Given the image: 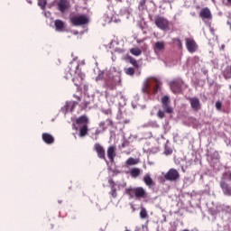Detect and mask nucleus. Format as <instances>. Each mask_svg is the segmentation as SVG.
<instances>
[{
    "label": "nucleus",
    "instance_id": "obj_1",
    "mask_svg": "<svg viewBox=\"0 0 231 231\" xmlns=\"http://www.w3.org/2000/svg\"><path fill=\"white\" fill-rule=\"evenodd\" d=\"M76 125H78V127ZM76 125L72 124V129H74V131H79V138H84L85 136H88L89 133V118L87 117V116H80L79 118L76 119Z\"/></svg>",
    "mask_w": 231,
    "mask_h": 231
},
{
    "label": "nucleus",
    "instance_id": "obj_2",
    "mask_svg": "<svg viewBox=\"0 0 231 231\" xmlns=\"http://www.w3.org/2000/svg\"><path fill=\"white\" fill-rule=\"evenodd\" d=\"M125 194L131 199L135 198L136 199H146V198L149 197L145 189L142 187L127 188L125 189Z\"/></svg>",
    "mask_w": 231,
    "mask_h": 231
},
{
    "label": "nucleus",
    "instance_id": "obj_3",
    "mask_svg": "<svg viewBox=\"0 0 231 231\" xmlns=\"http://www.w3.org/2000/svg\"><path fill=\"white\" fill-rule=\"evenodd\" d=\"M155 26L162 32H169V30H171V23L169 20L160 15L155 16Z\"/></svg>",
    "mask_w": 231,
    "mask_h": 231
},
{
    "label": "nucleus",
    "instance_id": "obj_4",
    "mask_svg": "<svg viewBox=\"0 0 231 231\" xmlns=\"http://www.w3.org/2000/svg\"><path fill=\"white\" fill-rule=\"evenodd\" d=\"M70 23L73 26H84L89 23V18L86 14H80L70 18Z\"/></svg>",
    "mask_w": 231,
    "mask_h": 231
},
{
    "label": "nucleus",
    "instance_id": "obj_5",
    "mask_svg": "<svg viewBox=\"0 0 231 231\" xmlns=\"http://www.w3.org/2000/svg\"><path fill=\"white\" fill-rule=\"evenodd\" d=\"M181 86H183V79L181 78L174 79L170 82V88L175 95L181 93Z\"/></svg>",
    "mask_w": 231,
    "mask_h": 231
},
{
    "label": "nucleus",
    "instance_id": "obj_6",
    "mask_svg": "<svg viewBox=\"0 0 231 231\" xmlns=\"http://www.w3.org/2000/svg\"><path fill=\"white\" fill-rule=\"evenodd\" d=\"M164 180H166V181H178V180H180V171L174 168L170 169L164 174Z\"/></svg>",
    "mask_w": 231,
    "mask_h": 231
},
{
    "label": "nucleus",
    "instance_id": "obj_7",
    "mask_svg": "<svg viewBox=\"0 0 231 231\" xmlns=\"http://www.w3.org/2000/svg\"><path fill=\"white\" fill-rule=\"evenodd\" d=\"M161 102L165 113L168 115L174 113V109L171 106V99L169 98V96H163L161 99Z\"/></svg>",
    "mask_w": 231,
    "mask_h": 231
},
{
    "label": "nucleus",
    "instance_id": "obj_8",
    "mask_svg": "<svg viewBox=\"0 0 231 231\" xmlns=\"http://www.w3.org/2000/svg\"><path fill=\"white\" fill-rule=\"evenodd\" d=\"M186 48L189 53H196L198 51V43L192 38H186Z\"/></svg>",
    "mask_w": 231,
    "mask_h": 231
},
{
    "label": "nucleus",
    "instance_id": "obj_9",
    "mask_svg": "<svg viewBox=\"0 0 231 231\" xmlns=\"http://www.w3.org/2000/svg\"><path fill=\"white\" fill-rule=\"evenodd\" d=\"M219 185L225 196H231V186L224 178L221 179Z\"/></svg>",
    "mask_w": 231,
    "mask_h": 231
},
{
    "label": "nucleus",
    "instance_id": "obj_10",
    "mask_svg": "<svg viewBox=\"0 0 231 231\" xmlns=\"http://www.w3.org/2000/svg\"><path fill=\"white\" fill-rule=\"evenodd\" d=\"M94 151H96L97 157L100 158V160H105L106 162V150L102 144L96 143L94 144Z\"/></svg>",
    "mask_w": 231,
    "mask_h": 231
},
{
    "label": "nucleus",
    "instance_id": "obj_11",
    "mask_svg": "<svg viewBox=\"0 0 231 231\" xmlns=\"http://www.w3.org/2000/svg\"><path fill=\"white\" fill-rule=\"evenodd\" d=\"M187 100L189 102L191 106V109L193 111H199L201 109V102L199 101V98L198 97H188Z\"/></svg>",
    "mask_w": 231,
    "mask_h": 231
},
{
    "label": "nucleus",
    "instance_id": "obj_12",
    "mask_svg": "<svg viewBox=\"0 0 231 231\" xmlns=\"http://www.w3.org/2000/svg\"><path fill=\"white\" fill-rule=\"evenodd\" d=\"M199 17L202 18L203 21H205V19L210 21L212 20V12H210L208 7H204L200 10Z\"/></svg>",
    "mask_w": 231,
    "mask_h": 231
},
{
    "label": "nucleus",
    "instance_id": "obj_13",
    "mask_svg": "<svg viewBox=\"0 0 231 231\" xmlns=\"http://www.w3.org/2000/svg\"><path fill=\"white\" fill-rule=\"evenodd\" d=\"M58 10L61 12V14H64L69 8V1L68 0H60L58 2Z\"/></svg>",
    "mask_w": 231,
    "mask_h": 231
},
{
    "label": "nucleus",
    "instance_id": "obj_14",
    "mask_svg": "<svg viewBox=\"0 0 231 231\" xmlns=\"http://www.w3.org/2000/svg\"><path fill=\"white\" fill-rule=\"evenodd\" d=\"M109 161L113 163L116 158V146H109L106 151Z\"/></svg>",
    "mask_w": 231,
    "mask_h": 231
},
{
    "label": "nucleus",
    "instance_id": "obj_15",
    "mask_svg": "<svg viewBox=\"0 0 231 231\" xmlns=\"http://www.w3.org/2000/svg\"><path fill=\"white\" fill-rule=\"evenodd\" d=\"M114 123L112 119H106V121H102L99 123V127L101 128V131L104 133V131L107 130L109 127H113Z\"/></svg>",
    "mask_w": 231,
    "mask_h": 231
},
{
    "label": "nucleus",
    "instance_id": "obj_16",
    "mask_svg": "<svg viewBox=\"0 0 231 231\" xmlns=\"http://www.w3.org/2000/svg\"><path fill=\"white\" fill-rule=\"evenodd\" d=\"M42 141L47 143V145H51V143H54L55 142V137L53 135L48 134V133H43L42 134Z\"/></svg>",
    "mask_w": 231,
    "mask_h": 231
},
{
    "label": "nucleus",
    "instance_id": "obj_17",
    "mask_svg": "<svg viewBox=\"0 0 231 231\" xmlns=\"http://www.w3.org/2000/svg\"><path fill=\"white\" fill-rule=\"evenodd\" d=\"M72 82L76 87H78V90H79L84 82V76L82 74H79L78 76L73 78Z\"/></svg>",
    "mask_w": 231,
    "mask_h": 231
},
{
    "label": "nucleus",
    "instance_id": "obj_18",
    "mask_svg": "<svg viewBox=\"0 0 231 231\" xmlns=\"http://www.w3.org/2000/svg\"><path fill=\"white\" fill-rule=\"evenodd\" d=\"M153 50L155 52L163 51V50H165V42H156Z\"/></svg>",
    "mask_w": 231,
    "mask_h": 231
},
{
    "label": "nucleus",
    "instance_id": "obj_19",
    "mask_svg": "<svg viewBox=\"0 0 231 231\" xmlns=\"http://www.w3.org/2000/svg\"><path fill=\"white\" fill-rule=\"evenodd\" d=\"M142 91H143V93H144L145 95H151V82H149V81H144V82L143 83Z\"/></svg>",
    "mask_w": 231,
    "mask_h": 231
},
{
    "label": "nucleus",
    "instance_id": "obj_20",
    "mask_svg": "<svg viewBox=\"0 0 231 231\" xmlns=\"http://www.w3.org/2000/svg\"><path fill=\"white\" fill-rule=\"evenodd\" d=\"M54 26L57 32H64V23L62 20H55Z\"/></svg>",
    "mask_w": 231,
    "mask_h": 231
},
{
    "label": "nucleus",
    "instance_id": "obj_21",
    "mask_svg": "<svg viewBox=\"0 0 231 231\" xmlns=\"http://www.w3.org/2000/svg\"><path fill=\"white\" fill-rule=\"evenodd\" d=\"M153 84L154 87L152 88V94L156 95V93H158L160 91V88H162V82H160V80L153 79Z\"/></svg>",
    "mask_w": 231,
    "mask_h": 231
},
{
    "label": "nucleus",
    "instance_id": "obj_22",
    "mask_svg": "<svg viewBox=\"0 0 231 231\" xmlns=\"http://www.w3.org/2000/svg\"><path fill=\"white\" fill-rule=\"evenodd\" d=\"M143 182L145 183V185L147 187L154 186V180H152V179L151 178V175H149V174L144 175Z\"/></svg>",
    "mask_w": 231,
    "mask_h": 231
},
{
    "label": "nucleus",
    "instance_id": "obj_23",
    "mask_svg": "<svg viewBox=\"0 0 231 231\" xmlns=\"http://www.w3.org/2000/svg\"><path fill=\"white\" fill-rule=\"evenodd\" d=\"M108 183H110V185H112L111 187V191L109 192L110 196H112V198H116L117 193H116V188H115V181H113V180H109Z\"/></svg>",
    "mask_w": 231,
    "mask_h": 231
},
{
    "label": "nucleus",
    "instance_id": "obj_24",
    "mask_svg": "<svg viewBox=\"0 0 231 231\" xmlns=\"http://www.w3.org/2000/svg\"><path fill=\"white\" fill-rule=\"evenodd\" d=\"M130 53L132 55H134V57H140V55H142V49L135 47V48H132L130 50Z\"/></svg>",
    "mask_w": 231,
    "mask_h": 231
},
{
    "label": "nucleus",
    "instance_id": "obj_25",
    "mask_svg": "<svg viewBox=\"0 0 231 231\" xmlns=\"http://www.w3.org/2000/svg\"><path fill=\"white\" fill-rule=\"evenodd\" d=\"M141 173L142 171H140L139 168H134L130 171L132 178H138V176H140Z\"/></svg>",
    "mask_w": 231,
    "mask_h": 231
},
{
    "label": "nucleus",
    "instance_id": "obj_26",
    "mask_svg": "<svg viewBox=\"0 0 231 231\" xmlns=\"http://www.w3.org/2000/svg\"><path fill=\"white\" fill-rule=\"evenodd\" d=\"M139 162L140 161L138 159H134L133 157L128 158L125 162L126 165H138Z\"/></svg>",
    "mask_w": 231,
    "mask_h": 231
},
{
    "label": "nucleus",
    "instance_id": "obj_27",
    "mask_svg": "<svg viewBox=\"0 0 231 231\" xmlns=\"http://www.w3.org/2000/svg\"><path fill=\"white\" fill-rule=\"evenodd\" d=\"M172 42L176 44V46L179 48V50L183 49V43L181 42V40L180 38H173Z\"/></svg>",
    "mask_w": 231,
    "mask_h": 231
},
{
    "label": "nucleus",
    "instance_id": "obj_28",
    "mask_svg": "<svg viewBox=\"0 0 231 231\" xmlns=\"http://www.w3.org/2000/svg\"><path fill=\"white\" fill-rule=\"evenodd\" d=\"M128 60H129L130 64H132V66H134V68H140V65L138 64V60H136V59H134L133 57H129Z\"/></svg>",
    "mask_w": 231,
    "mask_h": 231
},
{
    "label": "nucleus",
    "instance_id": "obj_29",
    "mask_svg": "<svg viewBox=\"0 0 231 231\" xmlns=\"http://www.w3.org/2000/svg\"><path fill=\"white\" fill-rule=\"evenodd\" d=\"M46 5H48L47 0H38V6H40L42 8V10L46 9Z\"/></svg>",
    "mask_w": 231,
    "mask_h": 231
},
{
    "label": "nucleus",
    "instance_id": "obj_30",
    "mask_svg": "<svg viewBox=\"0 0 231 231\" xmlns=\"http://www.w3.org/2000/svg\"><path fill=\"white\" fill-rule=\"evenodd\" d=\"M105 84H106V88H108L109 89H112V90L116 89V84L111 83L109 80H106Z\"/></svg>",
    "mask_w": 231,
    "mask_h": 231
},
{
    "label": "nucleus",
    "instance_id": "obj_31",
    "mask_svg": "<svg viewBox=\"0 0 231 231\" xmlns=\"http://www.w3.org/2000/svg\"><path fill=\"white\" fill-rule=\"evenodd\" d=\"M147 209H145V208H142L141 211H140V217L141 219H145V217H147Z\"/></svg>",
    "mask_w": 231,
    "mask_h": 231
},
{
    "label": "nucleus",
    "instance_id": "obj_32",
    "mask_svg": "<svg viewBox=\"0 0 231 231\" xmlns=\"http://www.w3.org/2000/svg\"><path fill=\"white\" fill-rule=\"evenodd\" d=\"M125 74L126 75H130V76H133L134 75V68H128L125 69Z\"/></svg>",
    "mask_w": 231,
    "mask_h": 231
},
{
    "label": "nucleus",
    "instance_id": "obj_33",
    "mask_svg": "<svg viewBox=\"0 0 231 231\" xmlns=\"http://www.w3.org/2000/svg\"><path fill=\"white\" fill-rule=\"evenodd\" d=\"M157 116L158 118H161V119L165 118V112H163V110H159L157 112Z\"/></svg>",
    "mask_w": 231,
    "mask_h": 231
},
{
    "label": "nucleus",
    "instance_id": "obj_34",
    "mask_svg": "<svg viewBox=\"0 0 231 231\" xmlns=\"http://www.w3.org/2000/svg\"><path fill=\"white\" fill-rule=\"evenodd\" d=\"M221 107H223V104L221 103V101H217L216 102V109L217 111H221Z\"/></svg>",
    "mask_w": 231,
    "mask_h": 231
},
{
    "label": "nucleus",
    "instance_id": "obj_35",
    "mask_svg": "<svg viewBox=\"0 0 231 231\" xmlns=\"http://www.w3.org/2000/svg\"><path fill=\"white\" fill-rule=\"evenodd\" d=\"M224 75V79H231V72H229L228 70H225L223 72Z\"/></svg>",
    "mask_w": 231,
    "mask_h": 231
},
{
    "label": "nucleus",
    "instance_id": "obj_36",
    "mask_svg": "<svg viewBox=\"0 0 231 231\" xmlns=\"http://www.w3.org/2000/svg\"><path fill=\"white\" fill-rule=\"evenodd\" d=\"M104 79V72H100L97 77H96V82L102 80Z\"/></svg>",
    "mask_w": 231,
    "mask_h": 231
},
{
    "label": "nucleus",
    "instance_id": "obj_37",
    "mask_svg": "<svg viewBox=\"0 0 231 231\" xmlns=\"http://www.w3.org/2000/svg\"><path fill=\"white\" fill-rule=\"evenodd\" d=\"M67 71H68V73H67V75H65V79L68 80L69 79H71V77H72V74L69 71V69Z\"/></svg>",
    "mask_w": 231,
    "mask_h": 231
},
{
    "label": "nucleus",
    "instance_id": "obj_38",
    "mask_svg": "<svg viewBox=\"0 0 231 231\" xmlns=\"http://www.w3.org/2000/svg\"><path fill=\"white\" fill-rule=\"evenodd\" d=\"M74 98H76L77 100H79V102H80V100H82V97L80 96H77V95H73Z\"/></svg>",
    "mask_w": 231,
    "mask_h": 231
},
{
    "label": "nucleus",
    "instance_id": "obj_39",
    "mask_svg": "<svg viewBox=\"0 0 231 231\" xmlns=\"http://www.w3.org/2000/svg\"><path fill=\"white\" fill-rule=\"evenodd\" d=\"M77 106H79L78 102H72V109H75V107H77Z\"/></svg>",
    "mask_w": 231,
    "mask_h": 231
},
{
    "label": "nucleus",
    "instance_id": "obj_40",
    "mask_svg": "<svg viewBox=\"0 0 231 231\" xmlns=\"http://www.w3.org/2000/svg\"><path fill=\"white\" fill-rule=\"evenodd\" d=\"M227 1V3H229V5H231V0H226Z\"/></svg>",
    "mask_w": 231,
    "mask_h": 231
},
{
    "label": "nucleus",
    "instance_id": "obj_41",
    "mask_svg": "<svg viewBox=\"0 0 231 231\" xmlns=\"http://www.w3.org/2000/svg\"><path fill=\"white\" fill-rule=\"evenodd\" d=\"M28 3H30V5H32V1L28 0Z\"/></svg>",
    "mask_w": 231,
    "mask_h": 231
},
{
    "label": "nucleus",
    "instance_id": "obj_42",
    "mask_svg": "<svg viewBox=\"0 0 231 231\" xmlns=\"http://www.w3.org/2000/svg\"><path fill=\"white\" fill-rule=\"evenodd\" d=\"M100 132H96V134H98Z\"/></svg>",
    "mask_w": 231,
    "mask_h": 231
}]
</instances>
